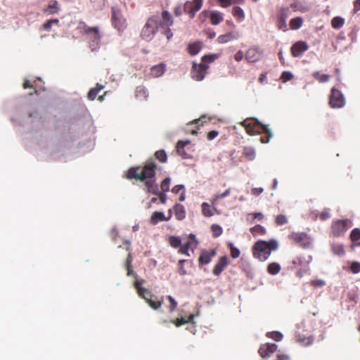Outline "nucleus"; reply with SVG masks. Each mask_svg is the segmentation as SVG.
<instances>
[{"mask_svg":"<svg viewBox=\"0 0 360 360\" xmlns=\"http://www.w3.org/2000/svg\"><path fill=\"white\" fill-rule=\"evenodd\" d=\"M157 165L153 161H148L143 167L136 166L130 167L125 174L127 179H136L144 182L145 190L148 193L158 194V185L155 176Z\"/></svg>","mask_w":360,"mask_h":360,"instance_id":"obj_1","label":"nucleus"},{"mask_svg":"<svg viewBox=\"0 0 360 360\" xmlns=\"http://www.w3.org/2000/svg\"><path fill=\"white\" fill-rule=\"evenodd\" d=\"M173 25V19L167 11H163L161 18L157 15L150 16L143 27L140 37L142 39L150 41L157 33L159 27H170Z\"/></svg>","mask_w":360,"mask_h":360,"instance_id":"obj_2","label":"nucleus"},{"mask_svg":"<svg viewBox=\"0 0 360 360\" xmlns=\"http://www.w3.org/2000/svg\"><path fill=\"white\" fill-rule=\"evenodd\" d=\"M278 243L275 240L269 241L259 240L252 248V255L258 260L264 262L269 257L272 251L278 249Z\"/></svg>","mask_w":360,"mask_h":360,"instance_id":"obj_3","label":"nucleus"},{"mask_svg":"<svg viewBox=\"0 0 360 360\" xmlns=\"http://www.w3.org/2000/svg\"><path fill=\"white\" fill-rule=\"evenodd\" d=\"M144 283L145 280L143 279L136 280L134 282V286L136 290L138 295L144 299L153 309H159L163 304V297H161L160 299H158V297L153 295L149 290L142 286Z\"/></svg>","mask_w":360,"mask_h":360,"instance_id":"obj_4","label":"nucleus"},{"mask_svg":"<svg viewBox=\"0 0 360 360\" xmlns=\"http://www.w3.org/2000/svg\"><path fill=\"white\" fill-rule=\"evenodd\" d=\"M82 33L86 36L89 47L92 51L99 49L101 41V34L98 27H89L84 24Z\"/></svg>","mask_w":360,"mask_h":360,"instance_id":"obj_5","label":"nucleus"},{"mask_svg":"<svg viewBox=\"0 0 360 360\" xmlns=\"http://www.w3.org/2000/svg\"><path fill=\"white\" fill-rule=\"evenodd\" d=\"M352 226V222L348 219L334 220L331 224L330 236L335 238L343 236Z\"/></svg>","mask_w":360,"mask_h":360,"instance_id":"obj_6","label":"nucleus"},{"mask_svg":"<svg viewBox=\"0 0 360 360\" xmlns=\"http://www.w3.org/2000/svg\"><path fill=\"white\" fill-rule=\"evenodd\" d=\"M240 124L245 129L246 132L250 135L262 134V131L265 130V125L252 117L246 118L240 122Z\"/></svg>","mask_w":360,"mask_h":360,"instance_id":"obj_7","label":"nucleus"},{"mask_svg":"<svg viewBox=\"0 0 360 360\" xmlns=\"http://www.w3.org/2000/svg\"><path fill=\"white\" fill-rule=\"evenodd\" d=\"M288 238L302 248H309L311 243V238L304 232H292Z\"/></svg>","mask_w":360,"mask_h":360,"instance_id":"obj_8","label":"nucleus"},{"mask_svg":"<svg viewBox=\"0 0 360 360\" xmlns=\"http://www.w3.org/2000/svg\"><path fill=\"white\" fill-rule=\"evenodd\" d=\"M329 105L333 108H340L345 105V100L342 92L333 88L329 97Z\"/></svg>","mask_w":360,"mask_h":360,"instance_id":"obj_9","label":"nucleus"},{"mask_svg":"<svg viewBox=\"0 0 360 360\" xmlns=\"http://www.w3.org/2000/svg\"><path fill=\"white\" fill-rule=\"evenodd\" d=\"M208 68V65L204 63L197 64L193 63L191 72V77L196 81H202L205 77Z\"/></svg>","mask_w":360,"mask_h":360,"instance_id":"obj_10","label":"nucleus"},{"mask_svg":"<svg viewBox=\"0 0 360 360\" xmlns=\"http://www.w3.org/2000/svg\"><path fill=\"white\" fill-rule=\"evenodd\" d=\"M202 3L203 0L187 1L184 5V11L193 18L195 13L201 9Z\"/></svg>","mask_w":360,"mask_h":360,"instance_id":"obj_11","label":"nucleus"},{"mask_svg":"<svg viewBox=\"0 0 360 360\" xmlns=\"http://www.w3.org/2000/svg\"><path fill=\"white\" fill-rule=\"evenodd\" d=\"M111 20L113 27L119 31L126 27V20L118 10L112 8Z\"/></svg>","mask_w":360,"mask_h":360,"instance_id":"obj_12","label":"nucleus"},{"mask_svg":"<svg viewBox=\"0 0 360 360\" xmlns=\"http://www.w3.org/2000/svg\"><path fill=\"white\" fill-rule=\"evenodd\" d=\"M230 259L226 255L220 257L214 264L212 274L215 276H219L222 271L229 265Z\"/></svg>","mask_w":360,"mask_h":360,"instance_id":"obj_13","label":"nucleus"},{"mask_svg":"<svg viewBox=\"0 0 360 360\" xmlns=\"http://www.w3.org/2000/svg\"><path fill=\"white\" fill-rule=\"evenodd\" d=\"M217 255V250L215 248L211 250H202L198 258L199 266L208 264L211 262L212 258Z\"/></svg>","mask_w":360,"mask_h":360,"instance_id":"obj_14","label":"nucleus"},{"mask_svg":"<svg viewBox=\"0 0 360 360\" xmlns=\"http://www.w3.org/2000/svg\"><path fill=\"white\" fill-rule=\"evenodd\" d=\"M262 57V51L256 46L250 48L245 53V58L250 63H255Z\"/></svg>","mask_w":360,"mask_h":360,"instance_id":"obj_15","label":"nucleus"},{"mask_svg":"<svg viewBox=\"0 0 360 360\" xmlns=\"http://www.w3.org/2000/svg\"><path fill=\"white\" fill-rule=\"evenodd\" d=\"M309 49L308 44L303 41H298L295 43L290 49L293 57H300Z\"/></svg>","mask_w":360,"mask_h":360,"instance_id":"obj_16","label":"nucleus"},{"mask_svg":"<svg viewBox=\"0 0 360 360\" xmlns=\"http://www.w3.org/2000/svg\"><path fill=\"white\" fill-rule=\"evenodd\" d=\"M278 346L275 343H267L262 345L258 350L259 355L262 358L270 356L277 350Z\"/></svg>","mask_w":360,"mask_h":360,"instance_id":"obj_17","label":"nucleus"},{"mask_svg":"<svg viewBox=\"0 0 360 360\" xmlns=\"http://www.w3.org/2000/svg\"><path fill=\"white\" fill-rule=\"evenodd\" d=\"M239 37V34L236 32H229L224 34L219 35L217 41L219 44H226L229 41L237 39Z\"/></svg>","mask_w":360,"mask_h":360,"instance_id":"obj_18","label":"nucleus"},{"mask_svg":"<svg viewBox=\"0 0 360 360\" xmlns=\"http://www.w3.org/2000/svg\"><path fill=\"white\" fill-rule=\"evenodd\" d=\"M311 256H308V259L304 261H303V258L302 257H297L293 259L292 264L295 267L303 268V271L307 272L309 271L308 264L311 262Z\"/></svg>","mask_w":360,"mask_h":360,"instance_id":"obj_19","label":"nucleus"},{"mask_svg":"<svg viewBox=\"0 0 360 360\" xmlns=\"http://www.w3.org/2000/svg\"><path fill=\"white\" fill-rule=\"evenodd\" d=\"M169 212H171V210H169ZM171 218V213L168 217H165V214L162 212H154L150 217V222L153 225L157 224L160 221H169Z\"/></svg>","mask_w":360,"mask_h":360,"instance_id":"obj_20","label":"nucleus"},{"mask_svg":"<svg viewBox=\"0 0 360 360\" xmlns=\"http://www.w3.org/2000/svg\"><path fill=\"white\" fill-rule=\"evenodd\" d=\"M293 10V11H300L302 13H304L309 11V8L305 5V4L299 0H294L290 4V7Z\"/></svg>","mask_w":360,"mask_h":360,"instance_id":"obj_21","label":"nucleus"},{"mask_svg":"<svg viewBox=\"0 0 360 360\" xmlns=\"http://www.w3.org/2000/svg\"><path fill=\"white\" fill-rule=\"evenodd\" d=\"M165 72V65L163 63H160L153 66L150 68V74L153 77H159L162 76Z\"/></svg>","mask_w":360,"mask_h":360,"instance_id":"obj_22","label":"nucleus"},{"mask_svg":"<svg viewBox=\"0 0 360 360\" xmlns=\"http://www.w3.org/2000/svg\"><path fill=\"white\" fill-rule=\"evenodd\" d=\"M210 19L212 25H217L223 21V14L217 11H212L210 15Z\"/></svg>","mask_w":360,"mask_h":360,"instance_id":"obj_23","label":"nucleus"},{"mask_svg":"<svg viewBox=\"0 0 360 360\" xmlns=\"http://www.w3.org/2000/svg\"><path fill=\"white\" fill-rule=\"evenodd\" d=\"M174 215L177 220H182L186 217L184 207L181 204H176L174 207Z\"/></svg>","mask_w":360,"mask_h":360,"instance_id":"obj_24","label":"nucleus"},{"mask_svg":"<svg viewBox=\"0 0 360 360\" xmlns=\"http://www.w3.org/2000/svg\"><path fill=\"white\" fill-rule=\"evenodd\" d=\"M330 248L334 255L338 256H342L345 255L344 245L338 243H332L330 244Z\"/></svg>","mask_w":360,"mask_h":360,"instance_id":"obj_25","label":"nucleus"},{"mask_svg":"<svg viewBox=\"0 0 360 360\" xmlns=\"http://www.w3.org/2000/svg\"><path fill=\"white\" fill-rule=\"evenodd\" d=\"M232 15L238 22H241L245 19V13L239 6H234L232 8Z\"/></svg>","mask_w":360,"mask_h":360,"instance_id":"obj_26","label":"nucleus"},{"mask_svg":"<svg viewBox=\"0 0 360 360\" xmlns=\"http://www.w3.org/2000/svg\"><path fill=\"white\" fill-rule=\"evenodd\" d=\"M303 22L304 20L302 17L292 18L289 22L290 28L292 30H298L302 26Z\"/></svg>","mask_w":360,"mask_h":360,"instance_id":"obj_27","label":"nucleus"},{"mask_svg":"<svg viewBox=\"0 0 360 360\" xmlns=\"http://www.w3.org/2000/svg\"><path fill=\"white\" fill-rule=\"evenodd\" d=\"M290 14V8L287 6L280 7L276 13V18H280L286 20Z\"/></svg>","mask_w":360,"mask_h":360,"instance_id":"obj_28","label":"nucleus"},{"mask_svg":"<svg viewBox=\"0 0 360 360\" xmlns=\"http://www.w3.org/2000/svg\"><path fill=\"white\" fill-rule=\"evenodd\" d=\"M44 13H48L49 14H55L58 13L59 11L58 3L57 1H52L46 8L43 9Z\"/></svg>","mask_w":360,"mask_h":360,"instance_id":"obj_29","label":"nucleus"},{"mask_svg":"<svg viewBox=\"0 0 360 360\" xmlns=\"http://www.w3.org/2000/svg\"><path fill=\"white\" fill-rule=\"evenodd\" d=\"M201 49V43L200 41H195L189 44L188 46V51L191 56L197 55Z\"/></svg>","mask_w":360,"mask_h":360,"instance_id":"obj_30","label":"nucleus"},{"mask_svg":"<svg viewBox=\"0 0 360 360\" xmlns=\"http://www.w3.org/2000/svg\"><path fill=\"white\" fill-rule=\"evenodd\" d=\"M194 247L193 248H196L197 245V241H194ZM193 244V242L191 241H187L184 245L179 247V249L178 250L179 253L186 255L187 256H190V254L188 252L189 249L191 248L192 245Z\"/></svg>","mask_w":360,"mask_h":360,"instance_id":"obj_31","label":"nucleus"},{"mask_svg":"<svg viewBox=\"0 0 360 360\" xmlns=\"http://www.w3.org/2000/svg\"><path fill=\"white\" fill-rule=\"evenodd\" d=\"M103 86L102 84H97L96 87L94 88H91L89 93H88V98L90 100V101H93L94 100L97 95L98 94L99 91L101 90H102L103 89Z\"/></svg>","mask_w":360,"mask_h":360,"instance_id":"obj_32","label":"nucleus"},{"mask_svg":"<svg viewBox=\"0 0 360 360\" xmlns=\"http://www.w3.org/2000/svg\"><path fill=\"white\" fill-rule=\"evenodd\" d=\"M189 142L188 141H186V142H183L181 141H179L177 142L176 143V152L177 153L181 156L183 158H188V156L187 155V154L186 153L185 150H184V147L186 144H188Z\"/></svg>","mask_w":360,"mask_h":360,"instance_id":"obj_33","label":"nucleus"},{"mask_svg":"<svg viewBox=\"0 0 360 360\" xmlns=\"http://www.w3.org/2000/svg\"><path fill=\"white\" fill-rule=\"evenodd\" d=\"M281 269V265L277 262H271L267 266V272L271 275L278 274Z\"/></svg>","mask_w":360,"mask_h":360,"instance_id":"obj_34","label":"nucleus"},{"mask_svg":"<svg viewBox=\"0 0 360 360\" xmlns=\"http://www.w3.org/2000/svg\"><path fill=\"white\" fill-rule=\"evenodd\" d=\"M148 96L147 89L144 86H138L136 89V97L140 100H146Z\"/></svg>","mask_w":360,"mask_h":360,"instance_id":"obj_35","label":"nucleus"},{"mask_svg":"<svg viewBox=\"0 0 360 360\" xmlns=\"http://www.w3.org/2000/svg\"><path fill=\"white\" fill-rule=\"evenodd\" d=\"M243 155L248 160H253L256 156L255 150L252 147H245L243 149Z\"/></svg>","mask_w":360,"mask_h":360,"instance_id":"obj_36","label":"nucleus"},{"mask_svg":"<svg viewBox=\"0 0 360 360\" xmlns=\"http://www.w3.org/2000/svg\"><path fill=\"white\" fill-rule=\"evenodd\" d=\"M231 194V188L226 189L224 193H217L213 195L211 202L212 205H214L217 203V202L225 197L229 196Z\"/></svg>","mask_w":360,"mask_h":360,"instance_id":"obj_37","label":"nucleus"},{"mask_svg":"<svg viewBox=\"0 0 360 360\" xmlns=\"http://www.w3.org/2000/svg\"><path fill=\"white\" fill-rule=\"evenodd\" d=\"M194 319V315L191 314L188 316L187 319L186 318H177L174 321H172V323L175 324L176 326L179 327L181 326L186 323L192 322Z\"/></svg>","mask_w":360,"mask_h":360,"instance_id":"obj_38","label":"nucleus"},{"mask_svg":"<svg viewBox=\"0 0 360 360\" xmlns=\"http://www.w3.org/2000/svg\"><path fill=\"white\" fill-rule=\"evenodd\" d=\"M312 75L315 79L321 83L327 82L330 79V75L326 74H321L319 72H314Z\"/></svg>","mask_w":360,"mask_h":360,"instance_id":"obj_39","label":"nucleus"},{"mask_svg":"<svg viewBox=\"0 0 360 360\" xmlns=\"http://www.w3.org/2000/svg\"><path fill=\"white\" fill-rule=\"evenodd\" d=\"M250 231L254 236L257 235H264L266 233V229L259 224L250 228Z\"/></svg>","mask_w":360,"mask_h":360,"instance_id":"obj_40","label":"nucleus"},{"mask_svg":"<svg viewBox=\"0 0 360 360\" xmlns=\"http://www.w3.org/2000/svg\"><path fill=\"white\" fill-rule=\"evenodd\" d=\"M155 157L161 163H165L167 161V155L164 150H159L155 153Z\"/></svg>","mask_w":360,"mask_h":360,"instance_id":"obj_41","label":"nucleus"},{"mask_svg":"<svg viewBox=\"0 0 360 360\" xmlns=\"http://www.w3.org/2000/svg\"><path fill=\"white\" fill-rule=\"evenodd\" d=\"M345 20L339 16L335 17L331 21V25L335 29H339L344 25Z\"/></svg>","mask_w":360,"mask_h":360,"instance_id":"obj_42","label":"nucleus"},{"mask_svg":"<svg viewBox=\"0 0 360 360\" xmlns=\"http://www.w3.org/2000/svg\"><path fill=\"white\" fill-rule=\"evenodd\" d=\"M217 1L221 7L228 8L232 4H234V3L242 4L244 2V0H217Z\"/></svg>","mask_w":360,"mask_h":360,"instance_id":"obj_43","label":"nucleus"},{"mask_svg":"<svg viewBox=\"0 0 360 360\" xmlns=\"http://www.w3.org/2000/svg\"><path fill=\"white\" fill-rule=\"evenodd\" d=\"M262 133L264 134V136L260 138V141L263 143H266L269 141L271 138L272 137V134L270 129L265 125V130L262 131Z\"/></svg>","mask_w":360,"mask_h":360,"instance_id":"obj_44","label":"nucleus"},{"mask_svg":"<svg viewBox=\"0 0 360 360\" xmlns=\"http://www.w3.org/2000/svg\"><path fill=\"white\" fill-rule=\"evenodd\" d=\"M202 213L205 217H212L214 214L212 209L207 202L202 204Z\"/></svg>","mask_w":360,"mask_h":360,"instance_id":"obj_45","label":"nucleus"},{"mask_svg":"<svg viewBox=\"0 0 360 360\" xmlns=\"http://www.w3.org/2000/svg\"><path fill=\"white\" fill-rule=\"evenodd\" d=\"M266 336L269 338L273 339L275 341H281L283 339V334L278 331L268 332Z\"/></svg>","mask_w":360,"mask_h":360,"instance_id":"obj_46","label":"nucleus"},{"mask_svg":"<svg viewBox=\"0 0 360 360\" xmlns=\"http://www.w3.org/2000/svg\"><path fill=\"white\" fill-rule=\"evenodd\" d=\"M228 247L230 249L231 256L233 259H236V258L239 257V256L240 255V251L239 250L238 248H236L232 243H229Z\"/></svg>","mask_w":360,"mask_h":360,"instance_id":"obj_47","label":"nucleus"},{"mask_svg":"<svg viewBox=\"0 0 360 360\" xmlns=\"http://www.w3.org/2000/svg\"><path fill=\"white\" fill-rule=\"evenodd\" d=\"M169 245L174 248H179L181 244V240L179 237L177 236H170L169 238Z\"/></svg>","mask_w":360,"mask_h":360,"instance_id":"obj_48","label":"nucleus"},{"mask_svg":"<svg viewBox=\"0 0 360 360\" xmlns=\"http://www.w3.org/2000/svg\"><path fill=\"white\" fill-rule=\"evenodd\" d=\"M211 231L213 237L217 238L222 233V228L217 224H212L211 226Z\"/></svg>","mask_w":360,"mask_h":360,"instance_id":"obj_49","label":"nucleus"},{"mask_svg":"<svg viewBox=\"0 0 360 360\" xmlns=\"http://www.w3.org/2000/svg\"><path fill=\"white\" fill-rule=\"evenodd\" d=\"M275 222L277 226H282L288 223V218L284 214H278L275 217Z\"/></svg>","mask_w":360,"mask_h":360,"instance_id":"obj_50","label":"nucleus"},{"mask_svg":"<svg viewBox=\"0 0 360 360\" xmlns=\"http://www.w3.org/2000/svg\"><path fill=\"white\" fill-rule=\"evenodd\" d=\"M169 185H170V178L169 177H166L161 182V184H160V188H161V190H162L161 192L166 193V192L169 191Z\"/></svg>","mask_w":360,"mask_h":360,"instance_id":"obj_51","label":"nucleus"},{"mask_svg":"<svg viewBox=\"0 0 360 360\" xmlns=\"http://www.w3.org/2000/svg\"><path fill=\"white\" fill-rule=\"evenodd\" d=\"M276 27L278 30L285 32L288 30L286 20L276 18Z\"/></svg>","mask_w":360,"mask_h":360,"instance_id":"obj_52","label":"nucleus"},{"mask_svg":"<svg viewBox=\"0 0 360 360\" xmlns=\"http://www.w3.org/2000/svg\"><path fill=\"white\" fill-rule=\"evenodd\" d=\"M350 239L352 242H356L360 240V229H354L350 233Z\"/></svg>","mask_w":360,"mask_h":360,"instance_id":"obj_53","label":"nucleus"},{"mask_svg":"<svg viewBox=\"0 0 360 360\" xmlns=\"http://www.w3.org/2000/svg\"><path fill=\"white\" fill-rule=\"evenodd\" d=\"M330 217V215L328 210H324L322 212H321L320 213L316 214L314 218L316 219L319 217L321 220L325 221V220L329 219Z\"/></svg>","mask_w":360,"mask_h":360,"instance_id":"obj_54","label":"nucleus"},{"mask_svg":"<svg viewBox=\"0 0 360 360\" xmlns=\"http://www.w3.org/2000/svg\"><path fill=\"white\" fill-rule=\"evenodd\" d=\"M350 271L353 274H358L360 272V262H352L349 266Z\"/></svg>","mask_w":360,"mask_h":360,"instance_id":"obj_55","label":"nucleus"},{"mask_svg":"<svg viewBox=\"0 0 360 360\" xmlns=\"http://www.w3.org/2000/svg\"><path fill=\"white\" fill-rule=\"evenodd\" d=\"M58 22L59 20L58 19L49 20L43 25V27L45 30L49 31L51 29L53 24L58 25Z\"/></svg>","mask_w":360,"mask_h":360,"instance_id":"obj_56","label":"nucleus"},{"mask_svg":"<svg viewBox=\"0 0 360 360\" xmlns=\"http://www.w3.org/2000/svg\"><path fill=\"white\" fill-rule=\"evenodd\" d=\"M218 58L217 54L205 55L202 57V63H212Z\"/></svg>","mask_w":360,"mask_h":360,"instance_id":"obj_57","label":"nucleus"},{"mask_svg":"<svg viewBox=\"0 0 360 360\" xmlns=\"http://www.w3.org/2000/svg\"><path fill=\"white\" fill-rule=\"evenodd\" d=\"M293 78V75L288 71H284L281 76V79L283 82H286L291 80Z\"/></svg>","mask_w":360,"mask_h":360,"instance_id":"obj_58","label":"nucleus"},{"mask_svg":"<svg viewBox=\"0 0 360 360\" xmlns=\"http://www.w3.org/2000/svg\"><path fill=\"white\" fill-rule=\"evenodd\" d=\"M168 301L169 302V310L170 312H172L174 311V309L177 307V302L175 301V300L170 295H168L167 297Z\"/></svg>","mask_w":360,"mask_h":360,"instance_id":"obj_59","label":"nucleus"},{"mask_svg":"<svg viewBox=\"0 0 360 360\" xmlns=\"http://www.w3.org/2000/svg\"><path fill=\"white\" fill-rule=\"evenodd\" d=\"M186 259H180L178 262L179 269L178 272L180 275L184 276L187 274L186 270L185 269L184 266V264L186 262Z\"/></svg>","mask_w":360,"mask_h":360,"instance_id":"obj_60","label":"nucleus"},{"mask_svg":"<svg viewBox=\"0 0 360 360\" xmlns=\"http://www.w3.org/2000/svg\"><path fill=\"white\" fill-rule=\"evenodd\" d=\"M155 195L158 196V199L162 204L166 203L167 195L165 193L158 191V193Z\"/></svg>","mask_w":360,"mask_h":360,"instance_id":"obj_61","label":"nucleus"},{"mask_svg":"<svg viewBox=\"0 0 360 360\" xmlns=\"http://www.w3.org/2000/svg\"><path fill=\"white\" fill-rule=\"evenodd\" d=\"M219 135V132L216 130L210 131L207 133V139L209 141L214 139Z\"/></svg>","mask_w":360,"mask_h":360,"instance_id":"obj_62","label":"nucleus"},{"mask_svg":"<svg viewBox=\"0 0 360 360\" xmlns=\"http://www.w3.org/2000/svg\"><path fill=\"white\" fill-rule=\"evenodd\" d=\"M311 285L314 287H322L325 285V282L322 280H313L311 281Z\"/></svg>","mask_w":360,"mask_h":360,"instance_id":"obj_63","label":"nucleus"},{"mask_svg":"<svg viewBox=\"0 0 360 360\" xmlns=\"http://www.w3.org/2000/svg\"><path fill=\"white\" fill-rule=\"evenodd\" d=\"M353 13L356 14L360 11V0H355L353 2Z\"/></svg>","mask_w":360,"mask_h":360,"instance_id":"obj_64","label":"nucleus"}]
</instances>
